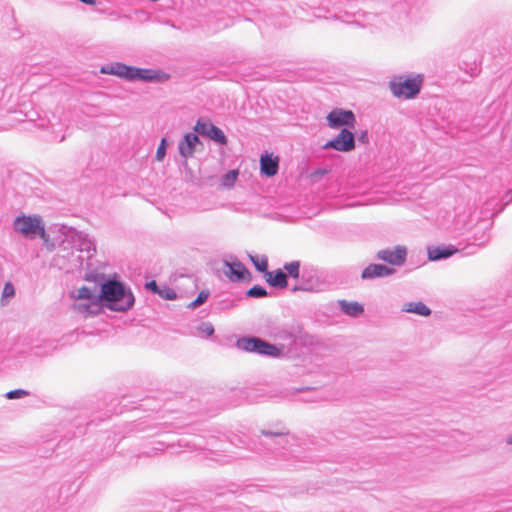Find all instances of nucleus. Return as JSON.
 <instances>
[{"instance_id": "f257e3e1", "label": "nucleus", "mask_w": 512, "mask_h": 512, "mask_svg": "<svg viewBox=\"0 0 512 512\" xmlns=\"http://www.w3.org/2000/svg\"><path fill=\"white\" fill-rule=\"evenodd\" d=\"M99 297L103 307L117 312L130 310L135 303L131 289L117 279L104 281L101 284Z\"/></svg>"}, {"instance_id": "f03ea898", "label": "nucleus", "mask_w": 512, "mask_h": 512, "mask_svg": "<svg viewBox=\"0 0 512 512\" xmlns=\"http://www.w3.org/2000/svg\"><path fill=\"white\" fill-rule=\"evenodd\" d=\"M13 229L23 237L33 240L41 238L44 243L48 242L49 236L45 231L44 222L39 215H20L13 221Z\"/></svg>"}, {"instance_id": "7ed1b4c3", "label": "nucleus", "mask_w": 512, "mask_h": 512, "mask_svg": "<svg viewBox=\"0 0 512 512\" xmlns=\"http://www.w3.org/2000/svg\"><path fill=\"white\" fill-rule=\"evenodd\" d=\"M422 83L423 77L420 74L405 79L399 76L389 82V88L397 98L413 99L420 93Z\"/></svg>"}, {"instance_id": "20e7f679", "label": "nucleus", "mask_w": 512, "mask_h": 512, "mask_svg": "<svg viewBox=\"0 0 512 512\" xmlns=\"http://www.w3.org/2000/svg\"><path fill=\"white\" fill-rule=\"evenodd\" d=\"M236 347L240 350L262 356L279 357L282 354V349L259 337L239 338L236 342Z\"/></svg>"}, {"instance_id": "39448f33", "label": "nucleus", "mask_w": 512, "mask_h": 512, "mask_svg": "<svg viewBox=\"0 0 512 512\" xmlns=\"http://www.w3.org/2000/svg\"><path fill=\"white\" fill-rule=\"evenodd\" d=\"M327 124L332 129L354 128L356 117L351 110L335 108L326 116Z\"/></svg>"}, {"instance_id": "423d86ee", "label": "nucleus", "mask_w": 512, "mask_h": 512, "mask_svg": "<svg viewBox=\"0 0 512 512\" xmlns=\"http://www.w3.org/2000/svg\"><path fill=\"white\" fill-rule=\"evenodd\" d=\"M323 149H333L339 152H350L355 149V135L347 128H342L339 134L323 145Z\"/></svg>"}, {"instance_id": "0eeeda50", "label": "nucleus", "mask_w": 512, "mask_h": 512, "mask_svg": "<svg viewBox=\"0 0 512 512\" xmlns=\"http://www.w3.org/2000/svg\"><path fill=\"white\" fill-rule=\"evenodd\" d=\"M376 258L392 266H402L407 259V248L397 245L393 248L381 249L376 253Z\"/></svg>"}, {"instance_id": "6e6552de", "label": "nucleus", "mask_w": 512, "mask_h": 512, "mask_svg": "<svg viewBox=\"0 0 512 512\" xmlns=\"http://www.w3.org/2000/svg\"><path fill=\"white\" fill-rule=\"evenodd\" d=\"M170 79V75L160 69L138 68L134 69L133 82L164 83Z\"/></svg>"}, {"instance_id": "1a4fd4ad", "label": "nucleus", "mask_w": 512, "mask_h": 512, "mask_svg": "<svg viewBox=\"0 0 512 512\" xmlns=\"http://www.w3.org/2000/svg\"><path fill=\"white\" fill-rule=\"evenodd\" d=\"M73 247L80 252H86L87 257L91 258L96 252V246L93 239L80 231H71L69 234Z\"/></svg>"}, {"instance_id": "9d476101", "label": "nucleus", "mask_w": 512, "mask_h": 512, "mask_svg": "<svg viewBox=\"0 0 512 512\" xmlns=\"http://www.w3.org/2000/svg\"><path fill=\"white\" fill-rule=\"evenodd\" d=\"M135 66H129L122 62H112L103 65L100 69L102 74L117 76L129 82H133Z\"/></svg>"}, {"instance_id": "9b49d317", "label": "nucleus", "mask_w": 512, "mask_h": 512, "mask_svg": "<svg viewBox=\"0 0 512 512\" xmlns=\"http://www.w3.org/2000/svg\"><path fill=\"white\" fill-rule=\"evenodd\" d=\"M224 265L227 267L224 273L231 281L239 282L245 279L250 280V272L239 260L225 261Z\"/></svg>"}, {"instance_id": "f8f14e48", "label": "nucleus", "mask_w": 512, "mask_h": 512, "mask_svg": "<svg viewBox=\"0 0 512 512\" xmlns=\"http://www.w3.org/2000/svg\"><path fill=\"white\" fill-rule=\"evenodd\" d=\"M73 309L83 317L87 318L101 313L103 305L100 297L98 296V298L92 300L89 299L75 302L73 304Z\"/></svg>"}, {"instance_id": "ddd939ff", "label": "nucleus", "mask_w": 512, "mask_h": 512, "mask_svg": "<svg viewBox=\"0 0 512 512\" xmlns=\"http://www.w3.org/2000/svg\"><path fill=\"white\" fill-rule=\"evenodd\" d=\"M199 144H201V141L196 133H186L178 144L181 157L184 159L192 157L196 151V146Z\"/></svg>"}, {"instance_id": "4468645a", "label": "nucleus", "mask_w": 512, "mask_h": 512, "mask_svg": "<svg viewBox=\"0 0 512 512\" xmlns=\"http://www.w3.org/2000/svg\"><path fill=\"white\" fill-rule=\"evenodd\" d=\"M396 270L384 264H369L361 273L363 280H373L376 278H384L393 275Z\"/></svg>"}, {"instance_id": "2eb2a0df", "label": "nucleus", "mask_w": 512, "mask_h": 512, "mask_svg": "<svg viewBox=\"0 0 512 512\" xmlns=\"http://www.w3.org/2000/svg\"><path fill=\"white\" fill-rule=\"evenodd\" d=\"M261 434L269 440V444L284 445L289 442L288 430L282 425H278L276 428L262 429Z\"/></svg>"}, {"instance_id": "dca6fc26", "label": "nucleus", "mask_w": 512, "mask_h": 512, "mask_svg": "<svg viewBox=\"0 0 512 512\" xmlns=\"http://www.w3.org/2000/svg\"><path fill=\"white\" fill-rule=\"evenodd\" d=\"M328 277V275H303L302 279L304 280V284L300 286L299 289L321 290L325 287ZM294 290H298V287H295Z\"/></svg>"}, {"instance_id": "f3484780", "label": "nucleus", "mask_w": 512, "mask_h": 512, "mask_svg": "<svg viewBox=\"0 0 512 512\" xmlns=\"http://www.w3.org/2000/svg\"><path fill=\"white\" fill-rule=\"evenodd\" d=\"M279 169L278 157H273L271 154L262 155L260 158L261 173L267 177H272L277 174Z\"/></svg>"}, {"instance_id": "a211bd4d", "label": "nucleus", "mask_w": 512, "mask_h": 512, "mask_svg": "<svg viewBox=\"0 0 512 512\" xmlns=\"http://www.w3.org/2000/svg\"><path fill=\"white\" fill-rule=\"evenodd\" d=\"M267 283L274 288L283 289L287 287V275L282 269H277L273 272L267 270L265 273Z\"/></svg>"}, {"instance_id": "6ab92c4d", "label": "nucleus", "mask_w": 512, "mask_h": 512, "mask_svg": "<svg viewBox=\"0 0 512 512\" xmlns=\"http://www.w3.org/2000/svg\"><path fill=\"white\" fill-rule=\"evenodd\" d=\"M273 335L278 340H282L288 342L289 344H293L296 341V335L306 334L297 328L279 327L275 329Z\"/></svg>"}, {"instance_id": "aec40b11", "label": "nucleus", "mask_w": 512, "mask_h": 512, "mask_svg": "<svg viewBox=\"0 0 512 512\" xmlns=\"http://www.w3.org/2000/svg\"><path fill=\"white\" fill-rule=\"evenodd\" d=\"M458 252V249L453 246H437L434 248L428 249V258L431 261H438L442 259H447Z\"/></svg>"}, {"instance_id": "412c9836", "label": "nucleus", "mask_w": 512, "mask_h": 512, "mask_svg": "<svg viewBox=\"0 0 512 512\" xmlns=\"http://www.w3.org/2000/svg\"><path fill=\"white\" fill-rule=\"evenodd\" d=\"M402 311L425 317L431 315V309L421 301L405 303Z\"/></svg>"}, {"instance_id": "4be33fe9", "label": "nucleus", "mask_w": 512, "mask_h": 512, "mask_svg": "<svg viewBox=\"0 0 512 512\" xmlns=\"http://www.w3.org/2000/svg\"><path fill=\"white\" fill-rule=\"evenodd\" d=\"M339 306L341 311L351 317H358L364 312V308L358 302H348L346 300H340Z\"/></svg>"}, {"instance_id": "5701e85b", "label": "nucleus", "mask_w": 512, "mask_h": 512, "mask_svg": "<svg viewBox=\"0 0 512 512\" xmlns=\"http://www.w3.org/2000/svg\"><path fill=\"white\" fill-rule=\"evenodd\" d=\"M207 137L220 145L227 144V137L224 132L215 125L210 126V131Z\"/></svg>"}, {"instance_id": "b1692460", "label": "nucleus", "mask_w": 512, "mask_h": 512, "mask_svg": "<svg viewBox=\"0 0 512 512\" xmlns=\"http://www.w3.org/2000/svg\"><path fill=\"white\" fill-rule=\"evenodd\" d=\"M249 258L255 268L262 273H266L268 270V258L264 255L258 256V255H249Z\"/></svg>"}, {"instance_id": "393cba45", "label": "nucleus", "mask_w": 512, "mask_h": 512, "mask_svg": "<svg viewBox=\"0 0 512 512\" xmlns=\"http://www.w3.org/2000/svg\"><path fill=\"white\" fill-rule=\"evenodd\" d=\"M72 297L76 299L77 301H83V300H92L95 298H98V296L94 295L93 292L90 290V288L83 286L72 293Z\"/></svg>"}, {"instance_id": "a878e982", "label": "nucleus", "mask_w": 512, "mask_h": 512, "mask_svg": "<svg viewBox=\"0 0 512 512\" xmlns=\"http://www.w3.org/2000/svg\"><path fill=\"white\" fill-rule=\"evenodd\" d=\"M283 271H285L287 276H290L294 279L299 278L300 276V261H291L287 262L283 265Z\"/></svg>"}, {"instance_id": "bb28decb", "label": "nucleus", "mask_w": 512, "mask_h": 512, "mask_svg": "<svg viewBox=\"0 0 512 512\" xmlns=\"http://www.w3.org/2000/svg\"><path fill=\"white\" fill-rule=\"evenodd\" d=\"M214 124L210 121H206L202 118L198 119L195 126L194 131L196 134H200L202 136L207 137L210 131V126H213Z\"/></svg>"}, {"instance_id": "cd10ccee", "label": "nucleus", "mask_w": 512, "mask_h": 512, "mask_svg": "<svg viewBox=\"0 0 512 512\" xmlns=\"http://www.w3.org/2000/svg\"><path fill=\"white\" fill-rule=\"evenodd\" d=\"M238 171L237 170H230L227 173H225L221 178V184L222 186L226 188H231L234 186L235 181L238 177Z\"/></svg>"}, {"instance_id": "c85d7f7f", "label": "nucleus", "mask_w": 512, "mask_h": 512, "mask_svg": "<svg viewBox=\"0 0 512 512\" xmlns=\"http://www.w3.org/2000/svg\"><path fill=\"white\" fill-rule=\"evenodd\" d=\"M267 294V290L260 285H254L246 292V295L250 298H263Z\"/></svg>"}, {"instance_id": "c756f323", "label": "nucleus", "mask_w": 512, "mask_h": 512, "mask_svg": "<svg viewBox=\"0 0 512 512\" xmlns=\"http://www.w3.org/2000/svg\"><path fill=\"white\" fill-rule=\"evenodd\" d=\"M208 297H209V291L203 290L198 294L197 298L188 305V307L189 308L199 307L208 299Z\"/></svg>"}, {"instance_id": "7c9ffc66", "label": "nucleus", "mask_w": 512, "mask_h": 512, "mask_svg": "<svg viewBox=\"0 0 512 512\" xmlns=\"http://www.w3.org/2000/svg\"><path fill=\"white\" fill-rule=\"evenodd\" d=\"M166 150H167V139L166 138H162L161 141H160V144L157 148V151H156V160L161 162L163 161V159L165 158V155H166Z\"/></svg>"}, {"instance_id": "2f4dec72", "label": "nucleus", "mask_w": 512, "mask_h": 512, "mask_svg": "<svg viewBox=\"0 0 512 512\" xmlns=\"http://www.w3.org/2000/svg\"><path fill=\"white\" fill-rule=\"evenodd\" d=\"M29 395V392L24 389H15L6 393V398L13 400L23 398Z\"/></svg>"}, {"instance_id": "473e14b6", "label": "nucleus", "mask_w": 512, "mask_h": 512, "mask_svg": "<svg viewBox=\"0 0 512 512\" xmlns=\"http://www.w3.org/2000/svg\"><path fill=\"white\" fill-rule=\"evenodd\" d=\"M158 295H160L163 299L166 300H174L177 297L176 292L169 287H164L163 289H160Z\"/></svg>"}, {"instance_id": "72a5a7b5", "label": "nucleus", "mask_w": 512, "mask_h": 512, "mask_svg": "<svg viewBox=\"0 0 512 512\" xmlns=\"http://www.w3.org/2000/svg\"><path fill=\"white\" fill-rule=\"evenodd\" d=\"M199 331L201 333H203L205 336L209 337V336H212L213 333H214V327L211 323L209 322H203L200 324L199 326Z\"/></svg>"}, {"instance_id": "f704fd0d", "label": "nucleus", "mask_w": 512, "mask_h": 512, "mask_svg": "<svg viewBox=\"0 0 512 512\" xmlns=\"http://www.w3.org/2000/svg\"><path fill=\"white\" fill-rule=\"evenodd\" d=\"M281 453V456L284 458V460H289V457H293V458H299V453H301V450L300 448L297 446L291 450H289L288 452H280Z\"/></svg>"}, {"instance_id": "c9c22d12", "label": "nucleus", "mask_w": 512, "mask_h": 512, "mask_svg": "<svg viewBox=\"0 0 512 512\" xmlns=\"http://www.w3.org/2000/svg\"><path fill=\"white\" fill-rule=\"evenodd\" d=\"M46 347H47V350H45L44 352L39 351V348H40L39 346L34 347L33 348L34 349V354H36V355H45V354L50 353L52 350H54L56 348L54 343L51 342V341H48L46 343Z\"/></svg>"}, {"instance_id": "e433bc0d", "label": "nucleus", "mask_w": 512, "mask_h": 512, "mask_svg": "<svg viewBox=\"0 0 512 512\" xmlns=\"http://www.w3.org/2000/svg\"><path fill=\"white\" fill-rule=\"evenodd\" d=\"M15 293L14 287L11 283H6L3 289V296L4 297H10L13 296Z\"/></svg>"}, {"instance_id": "4c0bfd02", "label": "nucleus", "mask_w": 512, "mask_h": 512, "mask_svg": "<svg viewBox=\"0 0 512 512\" xmlns=\"http://www.w3.org/2000/svg\"><path fill=\"white\" fill-rule=\"evenodd\" d=\"M146 288H147L149 291H151V292H153V293H155V294H158V293H159V291H160V288L158 287V285H157L156 281H154V280H152V281H150V282H147V283H146Z\"/></svg>"}, {"instance_id": "58836bf2", "label": "nucleus", "mask_w": 512, "mask_h": 512, "mask_svg": "<svg viewBox=\"0 0 512 512\" xmlns=\"http://www.w3.org/2000/svg\"><path fill=\"white\" fill-rule=\"evenodd\" d=\"M358 141L365 144V143H368L369 141V138H368V132L367 131H362L359 136H358Z\"/></svg>"}, {"instance_id": "ea45409f", "label": "nucleus", "mask_w": 512, "mask_h": 512, "mask_svg": "<svg viewBox=\"0 0 512 512\" xmlns=\"http://www.w3.org/2000/svg\"><path fill=\"white\" fill-rule=\"evenodd\" d=\"M210 454L214 456V457H212V459H214L215 461H218V462H221V463L229 462L228 459H221V458H219V455L216 454L215 452H210Z\"/></svg>"}, {"instance_id": "a19ab883", "label": "nucleus", "mask_w": 512, "mask_h": 512, "mask_svg": "<svg viewBox=\"0 0 512 512\" xmlns=\"http://www.w3.org/2000/svg\"><path fill=\"white\" fill-rule=\"evenodd\" d=\"M328 173L327 169H317L313 174L316 176H323Z\"/></svg>"}, {"instance_id": "79ce46f5", "label": "nucleus", "mask_w": 512, "mask_h": 512, "mask_svg": "<svg viewBox=\"0 0 512 512\" xmlns=\"http://www.w3.org/2000/svg\"><path fill=\"white\" fill-rule=\"evenodd\" d=\"M506 197L508 198L507 201L505 202V205H508L509 203L512 202V190H509L506 194Z\"/></svg>"}, {"instance_id": "37998d69", "label": "nucleus", "mask_w": 512, "mask_h": 512, "mask_svg": "<svg viewBox=\"0 0 512 512\" xmlns=\"http://www.w3.org/2000/svg\"><path fill=\"white\" fill-rule=\"evenodd\" d=\"M506 443L509 444V445H512V433L507 436Z\"/></svg>"}, {"instance_id": "c03bdc74", "label": "nucleus", "mask_w": 512, "mask_h": 512, "mask_svg": "<svg viewBox=\"0 0 512 512\" xmlns=\"http://www.w3.org/2000/svg\"><path fill=\"white\" fill-rule=\"evenodd\" d=\"M332 1H333V0H322V2H324V3H330V2H332Z\"/></svg>"}]
</instances>
